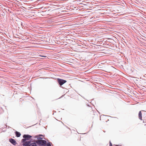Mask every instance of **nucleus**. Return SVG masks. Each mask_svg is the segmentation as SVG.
<instances>
[{"mask_svg": "<svg viewBox=\"0 0 146 146\" xmlns=\"http://www.w3.org/2000/svg\"><path fill=\"white\" fill-rule=\"evenodd\" d=\"M38 140H36L35 143L39 145H41L42 146H51L50 143H47L45 140H39V139H42V138L39 137L37 138Z\"/></svg>", "mask_w": 146, "mask_h": 146, "instance_id": "obj_1", "label": "nucleus"}, {"mask_svg": "<svg viewBox=\"0 0 146 146\" xmlns=\"http://www.w3.org/2000/svg\"><path fill=\"white\" fill-rule=\"evenodd\" d=\"M57 80L58 83L60 86H62L66 82V80L59 78H58Z\"/></svg>", "mask_w": 146, "mask_h": 146, "instance_id": "obj_2", "label": "nucleus"}, {"mask_svg": "<svg viewBox=\"0 0 146 146\" xmlns=\"http://www.w3.org/2000/svg\"><path fill=\"white\" fill-rule=\"evenodd\" d=\"M23 137L24 138H25L27 140H28L32 137V136L29 135H24L23 136Z\"/></svg>", "mask_w": 146, "mask_h": 146, "instance_id": "obj_3", "label": "nucleus"}, {"mask_svg": "<svg viewBox=\"0 0 146 146\" xmlns=\"http://www.w3.org/2000/svg\"><path fill=\"white\" fill-rule=\"evenodd\" d=\"M9 141L13 145H15L16 144V142L14 139L12 138H11L9 139Z\"/></svg>", "mask_w": 146, "mask_h": 146, "instance_id": "obj_4", "label": "nucleus"}, {"mask_svg": "<svg viewBox=\"0 0 146 146\" xmlns=\"http://www.w3.org/2000/svg\"><path fill=\"white\" fill-rule=\"evenodd\" d=\"M30 141H26V142L23 143V146H29L30 145Z\"/></svg>", "mask_w": 146, "mask_h": 146, "instance_id": "obj_5", "label": "nucleus"}, {"mask_svg": "<svg viewBox=\"0 0 146 146\" xmlns=\"http://www.w3.org/2000/svg\"><path fill=\"white\" fill-rule=\"evenodd\" d=\"M138 116L139 119L141 120H142V113L141 111H140L139 113L138 114Z\"/></svg>", "mask_w": 146, "mask_h": 146, "instance_id": "obj_6", "label": "nucleus"}, {"mask_svg": "<svg viewBox=\"0 0 146 146\" xmlns=\"http://www.w3.org/2000/svg\"><path fill=\"white\" fill-rule=\"evenodd\" d=\"M15 135L17 137H19L20 136L21 134L19 132L16 131L15 132Z\"/></svg>", "mask_w": 146, "mask_h": 146, "instance_id": "obj_7", "label": "nucleus"}, {"mask_svg": "<svg viewBox=\"0 0 146 146\" xmlns=\"http://www.w3.org/2000/svg\"><path fill=\"white\" fill-rule=\"evenodd\" d=\"M30 146H36V143H30Z\"/></svg>", "mask_w": 146, "mask_h": 146, "instance_id": "obj_8", "label": "nucleus"}, {"mask_svg": "<svg viewBox=\"0 0 146 146\" xmlns=\"http://www.w3.org/2000/svg\"><path fill=\"white\" fill-rule=\"evenodd\" d=\"M27 140L25 138H23V139H22V141L23 142V143H24L25 142H26V141Z\"/></svg>", "mask_w": 146, "mask_h": 146, "instance_id": "obj_9", "label": "nucleus"}, {"mask_svg": "<svg viewBox=\"0 0 146 146\" xmlns=\"http://www.w3.org/2000/svg\"><path fill=\"white\" fill-rule=\"evenodd\" d=\"M110 146H112V144L111 143L110 141Z\"/></svg>", "mask_w": 146, "mask_h": 146, "instance_id": "obj_10", "label": "nucleus"}, {"mask_svg": "<svg viewBox=\"0 0 146 146\" xmlns=\"http://www.w3.org/2000/svg\"><path fill=\"white\" fill-rule=\"evenodd\" d=\"M42 56V57H46V56Z\"/></svg>", "mask_w": 146, "mask_h": 146, "instance_id": "obj_11", "label": "nucleus"}, {"mask_svg": "<svg viewBox=\"0 0 146 146\" xmlns=\"http://www.w3.org/2000/svg\"><path fill=\"white\" fill-rule=\"evenodd\" d=\"M115 146H119V145H115Z\"/></svg>", "mask_w": 146, "mask_h": 146, "instance_id": "obj_12", "label": "nucleus"}, {"mask_svg": "<svg viewBox=\"0 0 146 146\" xmlns=\"http://www.w3.org/2000/svg\"><path fill=\"white\" fill-rule=\"evenodd\" d=\"M30 146L29 145V146Z\"/></svg>", "mask_w": 146, "mask_h": 146, "instance_id": "obj_13", "label": "nucleus"}]
</instances>
